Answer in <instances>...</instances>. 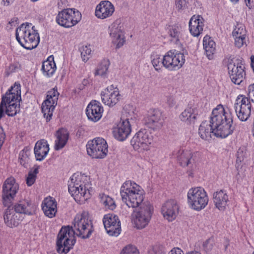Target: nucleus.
<instances>
[{
	"instance_id": "f257e3e1",
	"label": "nucleus",
	"mask_w": 254,
	"mask_h": 254,
	"mask_svg": "<svg viewBox=\"0 0 254 254\" xmlns=\"http://www.w3.org/2000/svg\"><path fill=\"white\" fill-rule=\"evenodd\" d=\"M134 182L127 181L122 186L120 193L122 200L128 208H134L139 206L134 211L133 221L137 229H142L148 225L153 212V206L149 202H144L143 191Z\"/></svg>"
},
{
	"instance_id": "f03ea898",
	"label": "nucleus",
	"mask_w": 254,
	"mask_h": 254,
	"mask_svg": "<svg viewBox=\"0 0 254 254\" xmlns=\"http://www.w3.org/2000/svg\"><path fill=\"white\" fill-rule=\"evenodd\" d=\"M211 122L215 127L214 135L216 137L226 138L232 134L235 129L231 111L229 109H224L221 105L213 110Z\"/></svg>"
},
{
	"instance_id": "7ed1b4c3",
	"label": "nucleus",
	"mask_w": 254,
	"mask_h": 254,
	"mask_svg": "<svg viewBox=\"0 0 254 254\" xmlns=\"http://www.w3.org/2000/svg\"><path fill=\"white\" fill-rule=\"evenodd\" d=\"M15 35L19 43L27 50L37 47L40 41L39 33L31 23L21 24L16 29Z\"/></svg>"
},
{
	"instance_id": "20e7f679",
	"label": "nucleus",
	"mask_w": 254,
	"mask_h": 254,
	"mask_svg": "<svg viewBox=\"0 0 254 254\" xmlns=\"http://www.w3.org/2000/svg\"><path fill=\"white\" fill-rule=\"evenodd\" d=\"M248 96L239 95L234 103V108L237 117L242 122L247 121L251 115V101H254V84L249 86Z\"/></svg>"
},
{
	"instance_id": "39448f33",
	"label": "nucleus",
	"mask_w": 254,
	"mask_h": 254,
	"mask_svg": "<svg viewBox=\"0 0 254 254\" xmlns=\"http://www.w3.org/2000/svg\"><path fill=\"white\" fill-rule=\"evenodd\" d=\"M72 230L73 235H76L82 239L89 238L94 231L92 220L87 211L76 214L72 222V226H69Z\"/></svg>"
},
{
	"instance_id": "423d86ee",
	"label": "nucleus",
	"mask_w": 254,
	"mask_h": 254,
	"mask_svg": "<svg viewBox=\"0 0 254 254\" xmlns=\"http://www.w3.org/2000/svg\"><path fill=\"white\" fill-rule=\"evenodd\" d=\"M75 242L73 232L69 229V226L62 227L57 236V252L61 254H66Z\"/></svg>"
},
{
	"instance_id": "0eeeda50",
	"label": "nucleus",
	"mask_w": 254,
	"mask_h": 254,
	"mask_svg": "<svg viewBox=\"0 0 254 254\" xmlns=\"http://www.w3.org/2000/svg\"><path fill=\"white\" fill-rule=\"evenodd\" d=\"M188 203L190 206L196 211L205 207L208 202V197L204 189L201 187L191 188L187 194Z\"/></svg>"
},
{
	"instance_id": "6e6552de",
	"label": "nucleus",
	"mask_w": 254,
	"mask_h": 254,
	"mask_svg": "<svg viewBox=\"0 0 254 254\" xmlns=\"http://www.w3.org/2000/svg\"><path fill=\"white\" fill-rule=\"evenodd\" d=\"M81 19V14L75 8H65L59 11L56 21L60 26L70 28L77 24Z\"/></svg>"
},
{
	"instance_id": "1a4fd4ad",
	"label": "nucleus",
	"mask_w": 254,
	"mask_h": 254,
	"mask_svg": "<svg viewBox=\"0 0 254 254\" xmlns=\"http://www.w3.org/2000/svg\"><path fill=\"white\" fill-rule=\"evenodd\" d=\"M89 155L93 158H104L108 153V145L103 138L97 137L89 141L86 145Z\"/></svg>"
},
{
	"instance_id": "9d476101",
	"label": "nucleus",
	"mask_w": 254,
	"mask_h": 254,
	"mask_svg": "<svg viewBox=\"0 0 254 254\" xmlns=\"http://www.w3.org/2000/svg\"><path fill=\"white\" fill-rule=\"evenodd\" d=\"M19 190V185L12 177L8 178L2 185V198L4 206H9L13 201Z\"/></svg>"
},
{
	"instance_id": "9b49d317",
	"label": "nucleus",
	"mask_w": 254,
	"mask_h": 254,
	"mask_svg": "<svg viewBox=\"0 0 254 254\" xmlns=\"http://www.w3.org/2000/svg\"><path fill=\"white\" fill-rule=\"evenodd\" d=\"M185 62L183 53L176 50H170L164 56L163 65L169 70L180 68Z\"/></svg>"
},
{
	"instance_id": "f8f14e48",
	"label": "nucleus",
	"mask_w": 254,
	"mask_h": 254,
	"mask_svg": "<svg viewBox=\"0 0 254 254\" xmlns=\"http://www.w3.org/2000/svg\"><path fill=\"white\" fill-rule=\"evenodd\" d=\"M59 95L57 89L53 88L48 92L47 99L42 103V112L47 122L50 121L52 119L53 111L57 105Z\"/></svg>"
},
{
	"instance_id": "ddd939ff",
	"label": "nucleus",
	"mask_w": 254,
	"mask_h": 254,
	"mask_svg": "<svg viewBox=\"0 0 254 254\" xmlns=\"http://www.w3.org/2000/svg\"><path fill=\"white\" fill-rule=\"evenodd\" d=\"M176 155L179 164L182 167H188L191 170L196 168L199 157L198 152L192 153L190 150L180 149Z\"/></svg>"
},
{
	"instance_id": "4468645a",
	"label": "nucleus",
	"mask_w": 254,
	"mask_h": 254,
	"mask_svg": "<svg viewBox=\"0 0 254 254\" xmlns=\"http://www.w3.org/2000/svg\"><path fill=\"white\" fill-rule=\"evenodd\" d=\"M152 139V136L149 131L145 129H141L134 135L130 143L135 150H147Z\"/></svg>"
},
{
	"instance_id": "2eb2a0df",
	"label": "nucleus",
	"mask_w": 254,
	"mask_h": 254,
	"mask_svg": "<svg viewBox=\"0 0 254 254\" xmlns=\"http://www.w3.org/2000/svg\"><path fill=\"white\" fill-rule=\"evenodd\" d=\"M103 222L107 233L112 236H118L121 231V222L118 217L114 214L104 215Z\"/></svg>"
},
{
	"instance_id": "dca6fc26",
	"label": "nucleus",
	"mask_w": 254,
	"mask_h": 254,
	"mask_svg": "<svg viewBox=\"0 0 254 254\" xmlns=\"http://www.w3.org/2000/svg\"><path fill=\"white\" fill-rule=\"evenodd\" d=\"M101 97L102 102L109 107H113L121 98L118 88L114 85H111L102 91Z\"/></svg>"
},
{
	"instance_id": "f3484780",
	"label": "nucleus",
	"mask_w": 254,
	"mask_h": 254,
	"mask_svg": "<svg viewBox=\"0 0 254 254\" xmlns=\"http://www.w3.org/2000/svg\"><path fill=\"white\" fill-rule=\"evenodd\" d=\"M163 118L162 112L158 109L150 110L144 118V124L153 130H157L163 126Z\"/></svg>"
},
{
	"instance_id": "a211bd4d",
	"label": "nucleus",
	"mask_w": 254,
	"mask_h": 254,
	"mask_svg": "<svg viewBox=\"0 0 254 254\" xmlns=\"http://www.w3.org/2000/svg\"><path fill=\"white\" fill-rule=\"evenodd\" d=\"M130 132L131 127L128 119H121V121L113 130L115 138L121 141L125 140L128 136Z\"/></svg>"
},
{
	"instance_id": "6ab92c4d",
	"label": "nucleus",
	"mask_w": 254,
	"mask_h": 254,
	"mask_svg": "<svg viewBox=\"0 0 254 254\" xmlns=\"http://www.w3.org/2000/svg\"><path fill=\"white\" fill-rule=\"evenodd\" d=\"M179 209V206L177 201L171 199L168 200L163 204L161 211L165 218L169 221H172L176 218Z\"/></svg>"
},
{
	"instance_id": "aec40b11",
	"label": "nucleus",
	"mask_w": 254,
	"mask_h": 254,
	"mask_svg": "<svg viewBox=\"0 0 254 254\" xmlns=\"http://www.w3.org/2000/svg\"><path fill=\"white\" fill-rule=\"evenodd\" d=\"M103 108L100 102L96 100L91 101L87 106L86 113L89 120L96 122L102 116Z\"/></svg>"
},
{
	"instance_id": "412c9836",
	"label": "nucleus",
	"mask_w": 254,
	"mask_h": 254,
	"mask_svg": "<svg viewBox=\"0 0 254 254\" xmlns=\"http://www.w3.org/2000/svg\"><path fill=\"white\" fill-rule=\"evenodd\" d=\"M114 11V6L110 1L103 0L96 6L95 14L97 18L104 19L111 16Z\"/></svg>"
},
{
	"instance_id": "4be33fe9",
	"label": "nucleus",
	"mask_w": 254,
	"mask_h": 254,
	"mask_svg": "<svg viewBox=\"0 0 254 254\" xmlns=\"http://www.w3.org/2000/svg\"><path fill=\"white\" fill-rule=\"evenodd\" d=\"M198 115V111L196 106L190 103L181 113L180 118L187 125H193L197 120Z\"/></svg>"
},
{
	"instance_id": "5701e85b",
	"label": "nucleus",
	"mask_w": 254,
	"mask_h": 254,
	"mask_svg": "<svg viewBox=\"0 0 254 254\" xmlns=\"http://www.w3.org/2000/svg\"><path fill=\"white\" fill-rule=\"evenodd\" d=\"M74 185H72V184H68V191L72 196L79 198L83 197L85 199L90 197L91 191H92L91 184L89 182L85 183L84 188H77V187H74Z\"/></svg>"
},
{
	"instance_id": "b1692460",
	"label": "nucleus",
	"mask_w": 254,
	"mask_h": 254,
	"mask_svg": "<svg viewBox=\"0 0 254 254\" xmlns=\"http://www.w3.org/2000/svg\"><path fill=\"white\" fill-rule=\"evenodd\" d=\"M18 101H11L10 99L5 102L1 106V102L0 104V119L4 115V113L8 116L13 117L20 111V105L17 104Z\"/></svg>"
},
{
	"instance_id": "393cba45",
	"label": "nucleus",
	"mask_w": 254,
	"mask_h": 254,
	"mask_svg": "<svg viewBox=\"0 0 254 254\" xmlns=\"http://www.w3.org/2000/svg\"><path fill=\"white\" fill-rule=\"evenodd\" d=\"M245 66L242 64H238L236 66L228 70L229 77L234 84L240 85L245 79Z\"/></svg>"
},
{
	"instance_id": "a878e982",
	"label": "nucleus",
	"mask_w": 254,
	"mask_h": 254,
	"mask_svg": "<svg viewBox=\"0 0 254 254\" xmlns=\"http://www.w3.org/2000/svg\"><path fill=\"white\" fill-rule=\"evenodd\" d=\"M13 210L17 213L22 214H25L28 215H32L35 211V206L31 202V201L28 200H21L18 202L13 207Z\"/></svg>"
},
{
	"instance_id": "bb28decb",
	"label": "nucleus",
	"mask_w": 254,
	"mask_h": 254,
	"mask_svg": "<svg viewBox=\"0 0 254 254\" xmlns=\"http://www.w3.org/2000/svg\"><path fill=\"white\" fill-rule=\"evenodd\" d=\"M57 206L56 199L51 196L45 198L42 203V209L44 214L50 218L55 216L57 212Z\"/></svg>"
},
{
	"instance_id": "cd10ccee",
	"label": "nucleus",
	"mask_w": 254,
	"mask_h": 254,
	"mask_svg": "<svg viewBox=\"0 0 254 254\" xmlns=\"http://www.w3.org/2000/svg\"><path fill=\"white\" fill-rule=\"evenodd\" d=\"M10 99L11 101H18L19 102L21 101V85L19 82H15L5 94L2 96L1 106L5 101L7 102V100L9 101Z\"/></svg>"
},
{
	"instance_id": "c85d7f7f",
	"label": "nucleus",
	"mask_w": 254,
	"mask_h": 254,
	"mask_svg": "<svg viewBox=\"0 0 254 254\" xmlns=\"http://www.w3.org/2000/svg\"><path fill=\"white\" fill-rule=\"evenodd\" d=\"M204 19L200 15H193L189 21V30L191 35L198 37L202 32Z\"/></svg>"
},
{
	"instance_id": "c756f323",
	"label": "nucleus",
	"mask_w": 254,
	"mask_h": 254,
	"mask_svg": "<svg viewBox=\"0 0 254 254\" xmlns=\"http://www.w3.org/2000/svg\"><path fill=\"white\" fill-rule=\"evenodd\" d=\"M3 217L5 223L10 228L17 227L23 219L20 214L9 208L6 209Z\"/></svg>"
},
{
	"instance_id": "7c9ffc66",
	"label": "nucleus",
	"mask_w": 254,
	"mask_h": 254,
	"mask_svg": "<svg viewBox=\"0 0 254 254\" xmlns=\"http://www.w3.org/2000/svg\"><path fill=\"white\" fill-rule=\"evenodd\" d=\"M212 123L211 117L209 121L202 122L199 126L198 133L202 139L209 140L211 138L212 134L214 135L215 127Z\"/></svg>"
},
{
	"instance_id": "2f4dec72",
	"label": "nucleus",
	"mask_w": 254,
	"mask_h": 254,
	"mask_svg": "<svg viewBox=\"0 0 254 254\" xmlns=\"http://www.w3.org/2000/svg\"><path fill=\"white\" fill-rule=\"evenodd\" d=\"M34 151L36 160L41 161L44 160L49 151V145L47 141L44 139L37 141Z\"/></svg>"
},
{
	"instance_id": "473e14b6",
	"label": "nucleus",
	"mask_w": 254,
	"mask_h": 254,
	"mask_svg": "<svg viewBox=\"0 0 254 254\" xmlns=\"http://www.w3.org/2000/svg\"><path fill=\"white\" fill-rule=\"evenodd\" d=\"M229 201L228 195L226 191L220 190L213 193V202L219 210H224Z\"/></svg>"
},
{
	"instance_id": "72a5a7b5",
	"label": "nucleus",
	"mask_w": 254,
	"mask_h": 254,
	"mask_svg": "<svg viewBox=\"0 0 254 254\" xmlns=\"http://www.w3.org/2000/svg\"><path fill=\"white\" fill-rule=\"evenodd\" d=\"M68 133L66 130L60 129L57 131L56 134L57 138L55 145V150L61 149L65 145L68 139Z\"/></svg>"
},
{
	"instance_id": "f704fd0d",
	"label": "nucleus",
	"mask_w": 254,
	"mask_h": 254,
	"mask_svg": "<svg viewBox=\"0 0 254 254\" xmlns=\"http://www.w3.org/2000/svg\"><path fill=\"white\" fill-rule=\"evenodd\" d=\"M56 69V65L53 56L49 57L48 59L43 63L42 70L44 75L48 77L52 76Z\"/></svg>"
},
{
	"instance_id": "c9c22d12",
	"label": "nucleus",
	"mask_w": 254,
	"mask_h": 254,
	"mask_svg": "<svg viewBox=\"0 0 254 254\" xmlns=\"http://www.w3.org/2000/svg\"><path fill=\"white\" fill-rule=\"evenodd\" d=\"M110 35L113 39V42L117 43V48L123 45L125 40L121 37L122 31L120 28L115 25H112L110 30Z\"/></svg>"
},
{
	"instance_id": "e433bc0d",
	"label": "nucleus",
	"mask_w": 254,
	"mask_h": 254,
	"mask_svg": "<svg viewBox=\"0 0 254 254\" xmlns=\"http://www.w3.org/2000/svg\"><path fill=\"white\" fill-rule=\"evenodd\" d=\"M203 45L207 57L211 59L215 51V43L210 37L206 36L203 38Z\"/></svg>"
},
{
	"instance_id": "4c0bfd02",
	"label": "nucleus",
	"mask_w": 254,
	"mask_h": 254,
	"mask_svg": "<svg viewBox=\"0 0 254 254\" xmlns=\"http://www.w3.org/2000/svg\"><path fill=\"white\" fill-rule=\"evenodd\" d=\"M88 181L89 178L87 176L75 173L70 178L68 184L74 185V186L77 187V188H84V185L85 183L89 182Z\"/></svg>"
},
{
	"instance_id": "58836bf2",
	"label": "nucleus",
	"mask_w": 254,
	"mask_h": 254,
	"mask_svg": "<svg viewBox=\"0 0 254 254\" xmlns=\"http://www.w3.org/2000/svg\"><path fill=\"white\" fill-rule=\"evenodd\" d=\"M110 65V62L107 60H103L101 63L98 65L97 69L95 72V75H100L102 77H106L108 69Z\"/></svg>"
},
{
	"instance_id": "ea45409f",
	"label": "nucleus",
	"mask_w": 254,
	"mask_h": 254,
	"mask_svg": "<svg viewBox=\"0 0 254 254\" xmlns=\"http://www.w3.org/2000/svg\"><path fill=\"white\" fill-rule=\"evenodd\" d=\"M30 151L28 147H26L21 150L19 154V161L21 165L23 166L25 168L27 167V164L30 161L29 156Z\"/></svg>"
},
{
	"instance_id": "a19ab883",
	"label": "nucleus",
	"mask_w": 254,
	"mask_h": 254,
	"mask_svg": "<svg viewBox=\"0 0 254 254\" xmlns=\"http://www.w3.org/2000/svg\"><path fill=\"white\" fill-rule=\"evenodd\" d=\"M180 30L181 28L178 26L173 25L170 26L168 31L169 36L172 38V41L177 43L179 41L180 37Z\"/></svg>"
},
{
	"instance_id": "79ce46f5",
	"label": "nucleus",
	"mask_w": 254,
	"mask_h": 254,
	"mask_svg": "<svg viewBox=\"0 0 254 254\" xmlns=\"http://www.w3.org/2000/svg\"><path fill=\"white\" fill-rule=\"evenodd\" d=\"M151 63L156 71H159L161 69L163 65V61L164 57L162 58L161 56L157 54H153L151 56Z\"/></svg>"
},
{
	"instance_id": "37998d69",
	"label": "nucleus",
	"mask_w": 254,
	"mask_h": 254,
	"mask_svg": "<svg viewBox=\"0 0 254 254\" xmlns=\"http://www.w3.org/2000/svg\"><path fill=\"white\" fill-rule=\"evenodd\" d=\"M39 166H35L33 170H30L26 178V184L28 186H31L35 182L37 175L39 172Z\"/></svg>"
},
{
	"instance_id": "c03bdc74",
	"label": "nucleus",
	"mask_w": 254,
	"mask_h": 254,
	"mask_svg": "<svg viewBox=\"0 0 254 254\" xmlns=\"http://www.w3.org/2000/svg\"><path fill=\"white\" fill-rule=\"evenodd\" d=\"M101 201L109 209L114 210L116 207L114 200L108 195L103 196Z\"/></svg>"
},
{
	"instance_id": "a18cd8bd",
	"label": "nucleus",
	"mask_w": 254,
	"mask_h": 254,
	"mask_svg": "<svg viewBox=\"0 0 254 254\" xmlns=\"http://www.w3.org/2000/svg\"><path fill=\"white\" fill-rule=\"evenodd\" d=\"M225 60L226 61L228 70L234 68L238 64L242 63L238 59H235L234 56L232 55H228L226 57Z\"/></svg>"
},
{
	"instance_id": "49530a36",
	"label": "nucleus",
	"mask_w": 254,
	"mask_h": 254,
	"mask_svg": "<svg viewBox=\"0 0 254 254\" xmlns=\"http://www.w3.org/2000/svg\"><path fill=\"white\" fill-rule=\"evenodd\" d=\"M79 51L82 61L84 62H87L90 57L91 49L87 46H82L79 48Z\"/></svg>"
},
{
	"instance_id": "de8ad7c7",
	"label": "nucleus",
	"mask_w": 254,
	"mask_h": 254,
	"mask_svg": "<svg viewBox=\"0 0 254 254\" xmlns=\"http://www.w3.org/2000/svg\"><path fill=\"white\" fill-rule=\"evenodd\" d=\"M120 254H139V252L135 246L129 245L124 247Z\"/></svg>"
},
{
	"instance_id": "09e8293b",
	"label": "nucleus",
	"mask_w": 254,
	"mask_h": 254,
	"mask_svg": "<svg viewBox=\"0 0 254 254\" xmlns=\"http://www.w3.org/2000/svg\"><path fill=\"white\" fill-rule=\"evenodd\" d=\"M148 254H165V248L161 245H156L148 251Z\"/></svg>"
},
{
	"instance_id": "8fccbe9b",
	"label": "nucleus",
	"mask_w": 254,
	"mask_h": 254,
	"mask_svg": "<svg viewBox=\"0 0 254 254\" xmlns=\"http://www.w3.org/2000/svg\"><path fill=\"white\" fill-rule=\"evenodd\" d=\"M214 245V238H210L207 239L203 245V248L206 252H209L212 250Z\"/></svg>"
},
{
	"instance_id": "3c124183",
	"label": "nucleus",
	"mask_w": 254,
	"mask_h": 254,
	"mask_svg": "<svg viewBox=\"0 0 254 254\" xmlns=\"http://www.w3.org/2000/svg\"><path fill=\"white\" fill-rule=\"evenodd\" d=\"M232 35L235 38L239 37H246V30L243 28H235L232 32Z\"/></svg>"
},
{
	"instance_id": "603ef678",
	"label": "nucleus",
	"mask_w": 254,
	"mask_h": 254,
	"mask_svg": "<svg viewBox=\"0 0 254 254\" xmlns=\"http://www.w3.org/2000/svg\"><path fill=\"white\" fill-rule=\"evenodd\" d=\"M168 254H184V252L179 248H174ZM186 254H201L197 251H191Z\"/></svg>"
},
{
	"instance_id": "864d4df0",
	"label": "nucleus",
	"mask_w": 254,
	"mask_h": 254,
	"mask_svg": "<svg viewBox=\"0 0 254 254\" xmlns=\"http://www.w3.org/2000/svg\"><path fill=\"white\" fill-rule=\"evenodd\" d=\"M246 37H239L235 38V45L238 48L242 47L245 44H246Z\"/></svg>"
},
{
	"instance_id": "5fc2aeb1",
	"label": "nucleus",
	"mask_w": 254,
	"mask_h": 254,
	"mask_svg": "<svg viewBox=\"0 0 254 254\" xmlns=\"http://www.w3.org/2000/svg\"><path fill=\"white\" fill-rule=\"evenodd\" d=\"M176 5L178 9H184L187 7V1L186 0H176Z\"/></svg>"
},
{
	"instance_id": "6e6d98bb",
	"label": "nucleus",
	"mask_w": 254,
	"mask_h": 254,
	"mask_svg": "<svg viewBox=\"0 0 254 254\" xmlns=\"http://www.w3.org/2000/svg\"><path fill=\"white\" fill-rule=\"evenodd\" d=\"M86 132L84 127H79L76 132V136L78 137H82L86 135Z\"/></svg>"
},
{
	"instance_id": "4d7b16f0",
	"label": "nucleus",
	"mask_w": 254,
	"mask_h": 254,
	"mask_svg": "<svg viewBox=\"0 0 254 254\" xmlns=\"http://www.w3.org/2000/svg\"><path fill=\"white\" fill-rule=\"evenodd\" d=\"M167 104L170 107L174 106L176 104V101L174 97L171 96L167 97Z\"/></svg>"
},
{
	"instance_id": "13d9d810",
	"label": "nucleus",
	"mask_w": 254,
	"mask_h": 254,
	"mask_svg": "<svg viewBox=\"0 0 254 254\" xmlns=\"http://www.w3.org/2000/svg\"><path fill=\"white\" fill-rule=\"evenodd\" d=\"M5 134L1 127H0V149L5 139Z\"/></svg>"
},
{
	"instance_id": "bf43d9fd",
	"label": "nucleus",
	"mask_w": 254,
	"mask_h": 254,
	"mask_svg": "<svg viewBox=\"0 0 254 254\" xmlns=\"http://www.w3.org/2000/svg\"><path fill=\"white\" fill-rule=\"evenodd\" d=\"M247 6L250 8L251 9L254 7V0H247V1H245Z\"/></svg>"
},
{
	"instance_id": "052dcab7",
	"label": "nucleus",
	"mask_w": 254,
	"mask_h": 254,
	"mask_svg": "<svg viewBox=\"0 0 254 254\" xmlns=\"http://www.w3.org/2000/svg\"><path fill=\"white\" fill-rule=\"evenodd\" d=\"M4 5L8 6L12 4L14 0H2Z\"/></svg>"
},
{
	"instance_id": "680f3d73",
	"label": "nucleus",
	"mask_w": 254,
	"mask_h": 254,
	"mask_svg": "<svg viewBox=\"0 0 254 254\" xmlns=\"http://www.w3.org/2000/svg\"><path fill=\"white\" fill-rule=\"evenodd\" d=\"M251 66L254 71V56H252L251 57Z\"/></svg>"
},
{
	"instance_id": "e2e57ef3",
	"label": "nucleus",
	"mask_w": 254,
	"mask_h": 254,
	"mask_svg": "<svg viewBox=\"0 0 254 254\" xmlns=\"http://www.w3.org/2000/svg\"><path fill=\"white\" fill-rule=\"evenodd\" d=\"M88 82V81L86 79H84L83 81V83L85 85Z\"/></svg>"
},
{
	"instance_id": "0e129e2a",
	"label": "nucleus",
	"mask_w": 254,
	"mask_h": 254,
	"mask_svg": "<svg viewBox=\"0 0 254 254\" xmlns=\"http://www.w3.org/2000/svg\"><path fill=\"white\" fill-rule=\"evenodd\" d=\"M231 0L233 2H237L239 0Z\"/></svg>"
},
{
	"instance_id": "69168bd1",
	"label": "nucleus",
	"mask_w": 254,
	"mask_h": 254,
	"mask_svg": "<svg viewBox=\"0 0 254 254\" xmlns=\"http://www.w3.org/2000/svg\"><path fill=\"white\" fill-rule=\"evenodd\" d=\"M12 22H13V21H11V22L10 21L9 23L10 24H11V23H12Z\"/></svg>"
},
{
	"instance_id": "338daca9",
	"label": "nucleus",
	"mask_w": 254,
	"mask_h": 254,
	"mask_svg": "<svg viewBox=\"0 0 254 254\" xmlns=\"http://www.w3.org/2000/svg\"><path fill=\"white\" fill-rule=\"evenodd\" d=\"M245 1H247V0H245Z\"/></svg>"
}]
</instances>
